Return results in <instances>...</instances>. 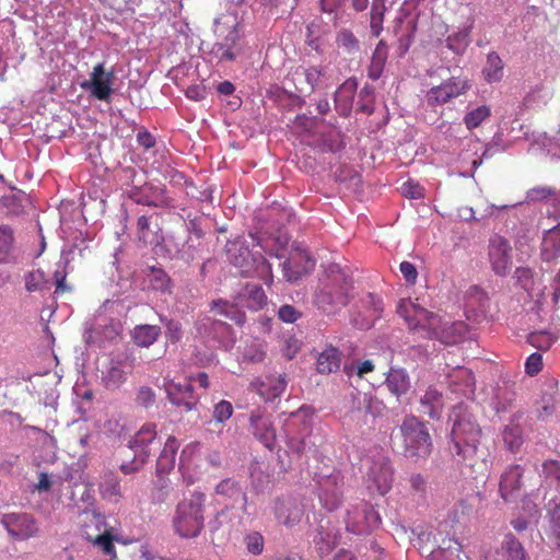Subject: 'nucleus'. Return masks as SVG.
Returning <instances> with one entry per match:
<instances>
[{
    "label": "nucleus",
    "instance_id": "nucleus-1",
    "mask_svg": "<svg viewBox=\"0 0 560 560\" xmlns=\"http://www.w3.org/2000/svg\"><path fill=\"white\" fill-rule=\"evenodd\" d=\"M397 313L410 330L422 332L424 338L438 339L445 345L457 343L466 331L464 322L443 323L439 315L410 301H400Z\"/></svg>",
    "mask_w": 560,
    "mask_h": 560
},
{
    "label": "nucleus",
    "instance_id": "nucleus-2",
    "mask_svg": "<svg viewBox=\"0 0 560 560\" xmlns=\"http://www.w3.org/2000/svg\"><path fill=\"white\" fill-rule=\"evenodd\" d=\"M352 289V279L337 264H330L326 270V278L315 294L314 302L326 313L345 306L349 302V292Z\"/></svg>",
    "mask_w": 560,
    "mask_h": 560
},
{
    "label": "nucleus",
    "instance_id": "nucleus-3",
    "mask_svg": "<svg viewBox=\"0 0 560 560\" xmlns=\"http://www.w3.org/2000/svg\"><path fill=\"white\" fill-rule=\"evenodd\" d=\"M394 444L405 457L413 462L427 459L432 452V441L428 428L416 417H406L395 435Z\"/></svg>",
    "mask_w": 560,
    "mask_h": 560
},
{
    "label": "nucleus",
    "instance_id": "nucleus-4",
    "mask_svg": "<svg viewBox=\"0 0 560 560\" xmlns=\"http://www.w3.org/2000/svg\"><path fill=\"white\" fill-rule=\"evenodd\" d=\"M213 33L217 42L211 46L210 55L219 62L235 61L244 49L236 19L232 15L219 16L214 21Z\"/></svg>",
    "mask_w": 560,
    "mask_h": 560
},
{
    "label": "nucleus",
    "instance_id": "nucleus-5",
    "mask_svg": "<svg viewBox=\"0 0 560 560\" xmlns=\"http://www.w3.org/2000/svg\"><path fill=\"white\" fill-rule=\"evenodd\" d=\"M481 429L476 419L467 412L456 413L452 429V441L455 454L463 460L472 465L480 444Z\"/></svg>",
    "mask_w": 560,
    "mask_h": 560
},
{
    "label": "nucleus",
    "instance_id": "nucleus-6",
    "mask_svg": "<svg viewBox=\"0 0 560 560\" xmlns=\"http://www.w3.org/2000/svg\"><path fill=\"white\" fill-rule=\"evenodd\" d=\"M206 495L195 491L188 499L177 504L173 524L175 532L183 538L197 537L203 528V505Z\"/></svg>",
    "mask_w": 560,
    "mask_h": 560
},
{
    "label": "nucleus",
    "instance_id": "nucleus-7",
    "mask_svg": "<svg viewBox=\"0 0 560 560\" xmlns=\"http://www.w3.org/2000/svg\"><path fill=\"white\" fill-rule=\"evenodd\" d=\"M226 253L232 265L245 277H256L267 285L272 283L271 265L261 254H252L240 241L229 242Z\"/></svg>",
    "mask_w": 560,
    "mask_h": 560
},
{
    "label": "nucleus",
    "instance_id": "nucleus-8",
    "mask_svg": "<svg viewBox=\"0 0 560 560\" xmlns=\"http://www.w3.org/2000/svg\"><path fill=\"white\" fill-rule=\"evenodd\" d=\"M159 445L155 424H143L129 441V447L135 453V460L132 464H122L121 471L129 474L137 470L158 450Z\"/></svg>",
    "mask_w": 560,
    "mask_h": 560
},
{
    "label": "nucleus",
    "instance_id": "nucleus-9",
    "mask_svg": "<svg viewBox=\"0 0 560 560\" xmlns=\"http://www.w3.org/2000/svg\"><path fill=\"white\" fill-rule=\"evenodd\" d=\"M471 89V82L466 77H452L441 84L431 88L424 95L427 105L431 108L443 106L454 98L465 95Z\"/></svg>",
    "mask_w": 560,
    "mask_h": 560
},
{
    "label": "nucleus",
    "instance_id": "nucleus-10",
    "mask_svg": "<svg viewBox=\"0 0 560 560\" xmlns=\"http://www.w3.org/2000/svg\"><path fill=\"white\" fill-rule=\"evenodd\" d=\"M394 469L390 459L382 454L375 455L366 470V487L370 491L384 495L390 489Z\"/></svg>",
    "mask_w": 560,
    "mask_h": 560
},
{
    "label": "nucleus",
    "instance_id": "nucleus-11",
    "mask_svg": "<svg viewBox=\"0 0 560 560\" xmlns=\"http://www.w3.org/2000/svg\"><path fill=\"white\" fill-rule=\"evenodd\" d=\"M319 500L328 511H335L342 502L345 480L340 470L332 469L318 476Z\"/></svg>",
    "mask_w": 560,
    "mask_h": 560
},
{
    "label": "nucleus",
    "instance_id": "nucleus-12",
    "mask_svg": "<svg viewBox=\"0 0 560 560\" xmlns=\"http://www.w3.org/2000/svg\"><path fill=\"white\" fill-rule=\"evenodd\" d=\"M114 80V70H106L104 62H100L93 67L90 80L82 82L81 88L100 101H108L113 93Z\"/></svg>",
    "mask_w": 560,
    "mask_h": 560
},
{
    "label": "nucleus",
    "instance_id": "nucleus-13",
    "mask_svg": "<svg viewBox=\"0 0 560 560\" xmlns=\"http://www.w3.org/2000/svg\"><path fill=\"white\" fill-rule=\"evenodd\" d=\"M488 256L491 268L497 276L504 277L512 266V247L502 236L494 235L489 241Z\"/></svg>",
    "mask_w": 560,
    "mask_h": 560
},
{
    "label": "nucleus",
    "instance_id": "nucleus-14",
    "mask_svg": "<svg viewBox=\"0 0 560 560\" xmlns=\"http://www.w3.org/2000/svg\"><path fill=\"white\" fill-rule=\"evenodd\" d=\"M1 524L5 527L8 533L18 540L28 539L38 532L35 518L26 513L4 514Z\"/></svg>",
    "mask_w": 560,
    "mask_h": 560
},
{
    "label": "nucleus",
    "instance_id": "nucleus-15",
    "mask_svg": "<svg viewBox=\"0 0 560 560\" xmlns=\"http://www.w3.org/2000/svg\"><path fill=\"white\" fill-rule=\"evenodd\" d=\"M524 468L521 465H510L502 472L499 483L500 497L505 502L513 501L523 486Z\"/></svg>",
    "mask_w": 560,
    "mask_h": 560
},
{
    "label": "nucleus",
    "instance_id": "nucleus-16",
    "mask_svg": "<svg viewBox=\"0 0 560 560\" xmlns=\"http://www.w3.org/2000/svg\"><path fill=\"white\" fill-rule=\"evenodd\" d=\"M305 514L304 506L292 498H278L275 502V516L287 527L299 524Z\"/></svg>",
    "mask_w": 560,
    "mask_h": 560
},
{
    "label": "nucleus",
    "instance_id": "nucleus-17",
    "mask_svg": "<svg viewBox=\"0 0 560 560\" xmlns=\"http://www.w3.org/2000/svg\"><path fill=\"white\" fill-rule=\"evenodd\" d=\"M164 387L167 397L173 405L184 407L186 411H190L195 408L197 399L194 398V388L190 380L184 384L167 381L165 382Z\"/></svg>",
    "mask_w": 560,
    "mask_h": 560
},
{
    "label": "nucleus",
    "instance_id": "nucleus-18",
    "mask_svg": "<svg viewBox=\"0 0 560 560\" xmlns=\"http://www.w3.org/2000/svg\"><path fill=\"white\" fill-rule=\"evenodd\" d=\"M249 424L254 436L268 450H272L276 444L277 434L270 417L253 412L249 418Z\"/></svg>",
    "mask_w": 560,
    "mask_h": 560
},
{
    "label": "nucleus",
    "instance_id": "nucleus-19",
    "mask_svg": "<svg viewBox=\"0 0 560 560\" xmlns=\"http://www.w3.org/2000/svg\"><path fill=\"white\" fill-rule=\"evenodd\" d=\"M314 268V261L305 253L292 254L282 265L283 276L294 282L307 275Z\"/></svg>",
    "mask_w": 560,
    "mask_h": 560
},
{
    "label": "nucleus",
    "instance_id": "nucleus-20",
    "mask_svg": "<svg viewBox=\"0 0 560 560\" xmlns=\"http://www.w3.org/2000/svg\"><path fill=\"white\" fill-rule=\"evenodd\" d=\"M137 238L144 246H158L163 241L161 228L152 222V217L141 215L137 221Z\"/></svg>",
    "mask_w": 560,
    "mask_h": 560
},
{
    "label": "nucleus",
    "instance_id": "nucleus-21",
    "mask_svg": "<svg viewBox=\"0 0 560 560\" xmlns=\"http://www.w3.org/2000/svg\"><path fill=\"white\" fill-rule=\"evenodd\" d=\"M324 77V71L319 67H300L293 73L296 89L300 92L312 93L319 84L320 79Z\"/></svg>",
    "mask_w": 560,
    "mask_h": 560
},
{
    "label": "nucleus",
    "instance_id": "nucleus-22",
    "mask_svg": "<svg viewBox=\"0 0 560 560\" xmlns=\"http://www.w3.org/2000/svg\"><path fill=\"white\" fill-rule=\"evenodd\" d=\"M450 388L452 392L463 396H470L475 393V375L471 370L457 368L448 375Z\"/></svg>",
    "mask_w": 560,
    "mask_h": 560
},
{
    "label": "nucleus",
    "instance_id": "nucleus-23",
    "mask_svg": "<svg viewBox=\"0 0 560 560\" xmlns=\"http://www.w3.org/2000/svg\"><path fill=\"white\" fill-rule=\"evenodd\" d=\"M443 394L434 386H429L420 397V410L431 419L439 418L443 409Z\"/></svg>",
    "mask_w": 560,
    "mask_h": 560
},
{
    "label": "nucleus",
    "instance_id": "nucleus-24",
    "mask_svg": "<svg viewBox=\"0 0 560 560\" xmlns=\"http://www.w3.org/2000/svg\"><path fill=\"white\" fill-rule=\"evenodd\" d=\"M520 417L521 416L514 415L511 422L506 424L501 432L503 444L511 453L520 452L524 443L523 430L516 422Z\"/></svg>",
    "mask_w": 560,
    "mask_h": 560
},
{
    "label": "nucleus",
    "instance_id": "nucleus-25",
    "mask_svg": "<svg viewBox=\"0 0 560 560\" xmlns=\"http://www.w3.org/2000/svg\"><path fill=\"white\" fill-rule=\"evenodd\" d=\"M132 365L125 361H112L110 366L104 376V385L107 389H117L126 381L131 372Z\"/></svg>",
    "mask_w": 560,
    "mask_h": 560
},
{
    "label": "nucleus",
    "instance_id": "nucleus-26",
    "mask_svg": "<svg viewBox=\"0 0 560 560\" xmlns=\"http://www.w3.org/2000/svg\"><path fill=\"white\" fill-rule=\"evenodd\" d=\"M252 385L266 401H269L281 396L287 387V382L283 375H279L278 377H268L267 382L262 381Z\"/></svg>",
    "mask_w": 560,
    "mask_h": 560
},
{
    "label": "nucleus",
    "instance_id": "nucleus-27",
    "mask_svg": "<svg viewBox=\"0 0 560 560\" xmlns=\"http://www.w3.org/2000/svg\"><path fill=\"white\" fill-rule=\"evenodd\" d=\"M387 57L388 47L386 43L381 39L372 54L371 62L368 67V77L371 80L376 81L382 77Z\"/></svg>",
    "mask_w": 560,
    "mask_h": 560
},
{
    "label": "nucleus",
    "instance_id": "nucleus-28",
    "mask_svg": "<svg viewBox=\"0 0 560 560\" xmlns=\"http://www.w3.org/2000/svg\"><path fill=\"white\" fill-rule=\"evenodd\" d=\"M178 447L177 439L172 435L168 436L156 460V470L159 472H168L174 467Z\"/></svg>",
    "mask_w": 560,
    "mask_h": 560
},
{
    "label": "nucleus",
    "instance_id": "nucleus-29",
    "mask_svg": "<svg viewBox=\"0 0 560 560\" xmlns=\"http://www.w3.org/2000/svg\"><path fill=\"white\" fill-rule=\"evenodd\" d=\"M161 335V328L156 325H137L131 330V339L142 348L152 346Z\"/></svg>",
    "mask_w": 560,
    "mask_h": 560
},
{
    "label": "nucleus",
    "instance_id": "nucleus-30",
    "mask_svg": "<svg viewBox=\"0 0 560 560\" xmlns=\"http://www.w3.org/2000/svg\"><path fill=\"white\" fill-rule=\"evenodd\" d=\"M560 256V223L550 229L544 236L541 244V257L551 261Z\"/></svg>",
    "mask_w": 560,
    "mask_h": 560
},
{
    "label": "nucleus",
    "instance_id": "nucleus-31",
    "mask_svg": "<svg viewBox=\"0 0 560 560\" xmlns=\"http://www.w3.org/2000/svg\"><path fill=\"white\" fill-rule=\"evenodd\" d=\"M242 303L254 311L262 308L267 303V296L260 285L247 283L240 294Z\"/></svg>",
    "mask_w": 560,
    "mask_h": 560
},
{
    "label": "nucleus",
    "instance_id": "nucleus-32",
    "mask_svg": "<svg viewBox=\"0 0 560 560\" xmlns=\"http://www.w3.org/2000/svg\"><path fill=\"white\" fill-rule=\"evenodd\" d=\"M386 386L397 397L406 394L410 388V378L404 369H390L386 377Z\"/></svg>",
    "mask_w": 560,
    "mask_h": 560
},
{
    "label": "nucleus",
    "instance_id": "nucleus-33",
    "mask_svg": "<svg viewBox=\"0 0 560 560\" xmlns=\"http://www.w3.org/2000/svg\"><path fill=\"white\" fill-rule=\"evenodd\" d=\"M340 352L335 347L326 348L317 358L316 369L320 374H329L339 370Z\"/></svg>",
    "mask_w": 560,
    "mask_h": 560
},
{
    "label": "nucleus",
    "instance_id": "nucleus-34",
    "mask_svg": "<svg viewBox=\"0 0 560 560\" xmlns=\"http://www.w3.org/2000/svg\"><path fill=\"white\" fill-rule=\"evenodd\" d=\"M104 522L96 513H85L81 523V535L88 541L93 542L104 530Z\"/></svg>",
    "mask_w": 560,
    "mask_h": 560
},
{
    "label": "nucleus",
    "instance_id": "nucleus-35",
    "mask_svg": "<svg viewBox=\"0 0 560 560\" xmlns=\"http://www.w3.org/2000/svg\"><path fill=\"white\" fill-rule=\"evenodd\" d=\"M504 65L500 56L492 51L487 56L486 66L482 69V75L488 83L499 82L503 78Z\"/></svg>",
    "mask_w": 560,
    "mask_h": 560
},
{
    "label": "nucleus",
    "instance_id": "nucleus-36",
    "mask_svg": "<svg viewBox=\"0 0 560 560\" xmlns=\"http://www.w3.org/2000/svg\"><path fill=\"white\" fill-rule=\"evenodd\" d=\"M150 287L154 291L162 293H172V279L162 268L152 267L148 275Z\"/></svg>",
    "mask_w": 560,
    "mask_h": 560
},
{
    "label": "nucleus",
    "instance_id": "nucleus-37",
    "mask_svg": "<svg viewBox=\"0 0 560 560\" xmlns=\"http://www.w3.org/2000/svg\"><path fill=\"white\" fill-rule=\"evenodd\" d=\"M505 560H527V553L522 544L512 534H506L502 542Z\"/></svg>",
    "mask_w": 560,
    "mask_h": 560
},
{
    "label": "nucleus",
    "instance_id": "nucleus-38",
    "mask_svg": "<svg viewBox=\"0 0 560 560\" xmlns=\"http://www.w3.org/2000/svg\"><path fill=\"white\" fill-rule=\"evenodd\" d=\"M14 247V232L9 225H0V264H7Z\"/></svg>",
    "mask_w": 560,
    "mask_h": 560
},
{
    "label": "nucleus",
    "instance_id": "nucleus-39",
    "mask_svg": "<svg viewBox=\"0 0 560 560\" xmlns=\"http://www.w3.org/2000/svg\"><path fill=\"white\" fill-rule=\"evenodd\" d=\"M490 108L486 105L478 106L477 108L468 112L464 117L465 126L468 130L479 127L483 120L490 116Z\"/></svg>",
    "mask_w": 560,
    "mask_h": 560
},
{
    "label": "nucleus",
    "instance_id": "nucleus-40",
    "mask_svg": "<svg viewBox=\"0 0 560 560\" xmlns=\"http://www.w3.org/2000/svg\"><path fill=\"white\" fill-rule=\"evenodd\" d=\"M550 537L552 544L560 551V501H553V506L550 508Z\"/></svg>",
    "mask_w": 560,
    "mask_h": 560
},
{
    "label": "nucleus",
    "instance_id": "nucleus-41",
    "mask_svg": "<svg viewBox=\"0 0 560 560\" xmlns=\"http://www.w3.org/2000/svg\"><path fill=\"white\" fill-rule=\"evenodd\" d=\"M215 492L220 495H224L228 498H237L240 495L243 497V499H246V494L242 491L238 482L231 478L223 479L215 488Z\"/></svg>",
    "mask_w": 560,
    "mask_h": 560
},
{
    "label": "nucleus",
    "instance_id": "nucleus-42",
    "mask_svg": "<svg viewBox=\"0 0 560 560\" xmlns=\"http://www.w3.org/2000/svg\"><path fill=\"white\" fill-rule=\"evenodd\" d=\"M336 42L338 47L342 48L348 54L359 49V40L349 30L343 28L339 31L336 37Z\"/></svg>",
    "mask_w": 560,
    "mask_h": 560
},
{
    "label": "nucleus",
    "instance_id": "nucleus-43",
    "mask_svg": "<svg viewBox=\"0 0 560 560\" xmlns=\"http://www.w3.org/2000/svg\"><path fill=\"white\" fill-rule=\"evenodd\" d=\"M211 308L215 311L218 314H221L228 318L235 319L238 325L244 323V314H238L233 305H230L229 302L223 300H218L212 302Z\"/></svg>",
    "mask_w": 560,
    "mask_h": 560
},
{
    "label": "nucleus",
    "instance_id": "nucleus-44",
    "mask_svg": "<svg viewBox=\"0 0 560 560\" xmlns=\"http://www.w3.org/2000/svg\"><path fill=\"white\" fill-rule=\"evenodd\" d=\"M384 10V4L372 5L370 28L373 37H378L383 31Z\"/></svg>",
    "mask_w": 560,
    "mask_h": 560
},
{
    "label": "nucleus",
    "instance_id": "nucleus-45",
    "mask_svg": "<svg viewBox=\"0 0 560 560\" xmlns=\"http://www.w3.org/2000/svg\"><path fill=\"white\" fill-rule=\"evenodd\" d=\"M246 549L254 556L261 555L265 547V540L259 532H249L244 537Z\"/></svg>",
    "mask_w": 560,
    "mask_h": 560
},
{
    "label": "nucleus",
    "instance_id": "nucleus-46",
    "mask_svg": "<svg viewBox=\"0 0 560 560\" xmlns=\"http://www.w3.org/2000/svg\"><path fill=\"white\" fill-rule=\"evenodd\" d=\"M555 340V337L547 331H537L528 336L529 343L539 350H548Z\"/></svg>",
    "mask_w": 560,
    "mask_h": 560
},
{
    "label": "nucleus",
    "instance_id": "nucleus-47",
    "mask_svg": "<svg viewBox=\"0 0 560 560\" xmlns=\"http://www.w3.org/2000/svg\"><path fill=\"white\" fill-rule=\"evenodd\" d=\"M156 395L155 392L149 386H141L136 394V404L145 409L152 407L155 404Z\"/></svg>",
    "mask_w": 560,
    "mask_h": 560
},
{
    "label": "nucleus",
    "instance_id": "nucleus-48",
    "mask_svg": "<svg viewBox=\"0 0 560 560\" xmlns=\"http://www.w3.org/2000/svg\"><path fill=\"white\" fill-rule=\"evenodd\" d=\"M93 545L101 549L104 555L115 557L113 536L106 529L100 536H97V538L93 541Z\"/></svg>",
    "mask_w": 560,
    "mask_h": 560
},
{
    "label": "nucleus",
    "instance_id": "nucleus-49",
    "mask_svg": "<svg viewBox=\"0 0 560 560\" xmlns=\"http://www.w3.org/2000/svg\"><path fill=\"white\" fill-rule=\"evenodd\" d=\"M447 47L456 54H462L468 45L467 33H456L446 39Z\"/></svg>",
    "mask_w": 560,
    "mask_h": 560
},
{
    "label": "nucleus",
    "instance_id": "nucleus-50",
    "mask_svg": "<svg viewBox=\"0 0 560 560\" xmlns=\"http://www.w3.org/2000/svg\"><path fill=\"white\" fill-rule=\"evenodd\" d=\"M233 413L232 404L228 400H221L214 406L213 418L218 422H223L230 419Z\"/></svg>",
    "mask_w": 560,
    "mask_h": 560
},
{
    "label": "nucleus",
    "instance_id": "nucleus-51",
    "mask_svg": "<svg viewBox=\"0 0 560 560\" xmlns=\"http://www.w3.org/2000/svg\"><path fill=\"white\" fill-rule=\"evenodd\" d=\"M302 316V313L299 312L294 306L290 304L282 305L278 311V317L284 323H294Z\"/></svg>",
    "mask_w": 560,
    "mask_h": 560
},
{
    "label": "nucleus",
    "instance_id": "nucleus-52",
    "mask_svg": "<svg viewBox=\"0 0 560 560\" xmlns=\"http://www.w3.org/2000/svg\"><path fill=\"white\" fill-rule=\"evenodd\" d=\"M542 369V357L541 354L535 352L532 353L525 363V371L528 375L534 376L538 374Z\"/></svg>",
    "mask_w": 560,
    "mask_h": 560
},
{
    "label": "nucleus",
    "instance_id": "nucleus-53",
    "mask_svg": "<svg viewBox=\"0 0 560 560\" xmlns=\"http://www.w3.org/2000/svg\"><path fill=\"white\" fill-rule=\"evenodd\" d=\"M374 370V364L371 360H365L360 363L357 368L345 365L343 371L348 376H351L354 372L359 377H362L364 374L370 373Z\"/></svg>",
    "mask_w": 560,
    "mask_h": 560
},
{
    "label": "nucleus",
    "instance_id": "nucleus-54",
    "mask_svg": "<svg viewBox=\"0 0 560 560\" xmlns=\"http://www.w3.org/2000/svg\"><path fill=\"white\" fill-rule=\"evenodd\" d=\"M401 194L407 198L418 199L423 197V188L418 183L408 180L404 183Z\"/></svg>",
    "mask_w": 560,
    "mask_h": 560
},
{
    "label": "nucleus",
    "instance_id": "nucleus-55",
    "mask_svg": "<svg viewBox=\"0 0 560 560\" xmlns=\"http://www.w3.org/2000/svg\"><path fill=\"white\" fill-rule=\"evenodd\" d=\"M409 483L413 492L424 494L428 487L427 478L419 474H411L409 477Z\"/></svg>",
    "mask_w": 560,
    "mask_h": 560
},
{
    "label": "nucleus",
    "instance_id": "nucleus-56",
    "mask_svg": "<svg viewBox=\"0 0 560 560\" xmlns=\"http://www.w3.org/2000/svg\"><path fill=\"white\" fill-rule=\"evenodd\" d=\"M399 270L408 284H415L418 278V271L413 264L409 261L400 262Z\"/></svg>",
    "mask_w": 560,
    "mask_h": 560
},
{
    "label": "nucleus",
    "instance_id": "nucleus-57",
    "mask_svg": "<svg viewBox=\"0 0 560 560\" xmlns=\"http://www.w3.org/2000/svg\"><path fill=\"white\" fill-rule=\"evenodd\" d=\"M460 550H462V545L456 539L448 538V539H444L442 541V545L439 547V550H436L434 552V557L438 558L440 555H442L444 552H451V553L456 552L458 555L460 552Z\"/></svg>",
    "mask_w": 560,
    "mask_h": 560
},
{
    "label": "nucleus",
    "instance_id": "nucleus-58",
    "mask_svg": "<svg viewBox=\"0 0 560 560\" xmlns=\"http://www.w3.org/2000/svg\"><path fill=\"white\" fill-rule=\"evenodd\" d=\"M542 472L546 478H555L560 480V463L555 459L546 460L542 464Z\"/></svg>",
    "mask_w": 560,
    "mask_h": 560
},
{
    "label": "nucleus",
    "instance_id": "nucleus-59",
    "mask_svg": "<svg viewBox=\"0 0 560 560\" xmlns=\"http://www.w3.org/2000/svg\"><path fill=\"white\" fill-rule=\"evenodd\" d=\"M166 336L172 342H177L180 339V324L176 320L170 319L165 324Z\"/></svg>",
    "mask_w": 560,
    "mask_h": 560
},
{
    "label": "nucleus",
    "instance_id": "nucleus-60",
    "mask_svg": "<svg viewBox=\"0 0 560 560\" xmlns=\"http://www.w3.org/2000/svg\"><path fill=\"white\" fill-rule=\"evenodd\" d=\"M137 141L144 149H151L155 145L154 137L147 130H142V131L138 132Z\"/></svg>",
    "mask_w": 560,
    "mask_h": 560
},
{
    "label": "nucleus",
    "instance_id": "nucleus-61",
    "mask_svg": "<svg viewBox=\"0 0 560 560\" xmlns=\"http://www.w3.org/2000/svg\"><path fill=\"white\" fill-rule=\"evenodd\" d=\"M186 96L194 101H200L206 97V90L200 85H191L187 88Z\"/></svg>",
    "mask_w": 560,
    "mask_h": 560
},
{
    "label": "nucleus",
    "instance_id": "nucleus-62",
    "mask_svg": "<svg viewBox=\"0 0 560 560\" xmlns=\"http://www.w3.org/2000/svg\"><path fill=\"white\" fill-rule=\"evenodd\" d=\"M51 487V481L46 472H40L38 476V482L35 486V489L38 491H48Z\"/></svg>",
    "mask_w": 560,
    "mask_h": 560
},
{
    "label": "nucleus",
    "instance_id": "nucleus-63",
    "mask_svg": "<svg viewBox=\"0 0 560 560\" xmlns=\"http://www.w3.org/2000/svg\"><path fill=\"white\" fill-rule=\"evenodd\" d=\"M54 278L56 280V293H62L66 290V272L61 270H56L54 272Z\"/></svg>",
    "mask_w": 560,
    "mask_h": 560
},
{
    "label": "nucleus",
    "instance_id": "nucleus-64",
    "mask_svg": "<svg viewBox=\"0 0 560 560\" xmlns=\"http://www.w3.org/2000/svg\"><path fill=\"white\" fill-rule=\"evenodd\" d=\"M288 446L292 452H295L296 454L301 455L305 451V441L304 439H290L288 442Z\"/></svg>",
    "mask_w": 560,
    "mask_h": 560
}]
</instances>
